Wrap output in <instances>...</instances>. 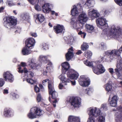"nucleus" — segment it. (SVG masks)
<instances>
[{
  "mask_svg": "<svg viewBox=\"0 0 122 122\" xmlns=\"http://www.w3.org/2000/svg\"><path fill=\"white\" fill-rule=\"evenodd\" d=\"M96 22L100 28L105 27L103 32L105 34L104 36L106 39H110L111 38L118 40L122 38V28L119 26L113 25L109 28L106 19L103 17L97 19Z\"/></svg>",
  "mask_w": 122,
  "mask_h": 122,
  "instance_id": "f257e3e1",
  "label": "nucleus"
},
{
  "mask_svg": "<svg viewBox=\"0 0 122 122\" xmlns=\"http://www.w3.org/2000/svg\"><path fill=\"white\" fill-rule=\"evenodd\" d=\"M3 20L4 26L9 29L13 28L16 24L17 20L13 16L5 17Z\"/></svg>",
  "mask_w": 122,
  "mask_h": 122,
  "instance_id": "f03ea898",
  "label": "nucleus"
},
{
  "mask_svg": "<svg viewBox=\"0 0 122 122\" xmlns=\"http://www.w3.org/2000/svg\"><path fill=\"white\" fill-rule=\"evenodd\" d=\"M43 113V111L38 107H34L31 108L30 112L27 114L28 117L33 119L38 117Z\"/></svg>",
  "mask_w": 122,
  "mask_h": 122,
  "instance_id": "7ed1b4c3",
  "label": "nucleus"
},
{
  "mask_svg": "<svg viewBox=\"0 0 122 122\" xmlns=\"http://www.w3.org/2000/svg\"><path fill=\"white\" fill-rule=\"evenodd\" d=\"M114 70L118 78L122 77V59L117 61L116 68Z\"/></svg>",
  "mask_w": 122,
  "mask_h": 122,
  "instance_id": "20e7f679",
  "label": "nucleus"
},
{
  "mask_svg": "<svg viewBox=\"0 0 122 122\" xmlns=\"http://www.w3.org/2000/svg\"><path fill=\"white\" fill-rule=\"evenodd\" d=\"M24 73L27 74H25V77L26 76V80L29 83L33 84L36 82V81L32 79L34 76V74L31 71L27 70L26 68L24 69Z\"/></svg>",
  "mask_w": 122,
  "mask_h": 122,
  "instance_id": "39448f33",
  "label": "nucleus"
},
{
  "mask_svg": "<svg viewBox=\"0 0 122 122\" xmlns=\"http://www.w3.org/2000/svg\"><path fill=\"white\" fill-rule=\"evenodd\" d=\"M78 81L80 84L83 87L88 86L90 82L89 79L85 75L81 76L79 79Z\"/></svg>",
  "mask_w": 122,
  "mask_h": 122,
  "instance_id": "423d86ee",
  "label": "nucleus"
},
{
  "mask_svg": "<svg viewBox=\"0 0 122 122\" xmlns=\"http://www.w3.org/2000/svg\"><path fill=\"white\" fill-rule=\"evenodd\" d=\"M93 71L95 74L99 75L104 73L105 71V69L103 65L100 64L95 67H93Z\"/></svg>",
  "mask_w": 122,
  "mask_h": 122,
  "instance_id": "0eeeda50",
  "label": "nucleus"
},
{
  "mask_svg": "<svg viewBox=\"0 0 122 122\" xmlns=\"http://www.w3.org/2000/svg\"><path fill=\"white\" fill-rule=\"evenodd\" d=\"M70 102L71 105L74 108H78L81 106V100L78 97L73 98Z\"/></svg>",
  "mask_w": 122,
  "mask_h": 122,
  "instance_id": "6e6552de",
  "label": "nucleus"
},
{
  "mask_svg": "<svg viewBox=\"0 0 122 122\" xmlns=\"http://www.w3.org/2000/svg\"><path fill=\"white\" fill-rule=\"evenodd\" d=\"M67 76L71 79H77L79 75L78 73L73 69H70L67 73Z\"/></svg>",
  "mask_w": 122,
  "mask_h": 122,
  "instance_id": "1a4fd4ad",
  "label": "nucleus"
},
{
  "mask_svg": "<svg viewBox=\"0 0 122 122\" xmlns=\"http://www.w3.org/2000/svg\"><path fill=\"white\" fill-rule=\"evenodd\" d=\"M89 114L93 117H97L100 115V111L98 108L95 107L94 108H90L89 109Z\"/></svg>",
  "mask_w": 122,
  "mask_h": 122,
  "instance_id": "9d476101",
  "label": "nucleus"
},
{
  "mask_svg": "<svg viewBox=\"0 0 122 122\" xmlns=\"http://www.w3.org/2000/svg\"><path fill=\"white\" fill-rule=\"evenodd\" d=\"M49 94L50 95H51L52 98V99H55L54 100H51L50 98L49 97V100L50 101L53 103V106L54 107H55L56 106V103L57 102V97H58V94L54 90L52 91L51 93H49Z\"/></svg>",
  "mask_w": 122,
  "mask_h": 122,
  "instance_id": "9b49d317",
  "label": "nucleus"
},
{
  "mask_svg": "<svg viewBox=\"0 0 122 122\" xmlns=\"http://www.w3.org/2000/svg\"><path fill=\"white\" fill-rule=\"evenodd\" d=\"M3 77L5 81L10 82H12L14 80L13 75L9 71L4 72L3 74Z\"/></svg>",
  "mask_w": 122,
  "mask_h": 122,
  "instance_id": "f8f14e48",
  "label": "nucleus"
},
{
  "mask_svg": "<svg viewBox=\"0 0 122 122\" xmlns=\"http://www.w3.org/2000/svg\"><path fill=\"white\" fill-rule=\"evenodd\" d=\"M35 43V41L34 39L30 38L27 39L25 41V46L31 49L33 47Z\"/></svg>",
  "mask_w": 122,
  "mask_h": 122,
  "instance_id": "ddd939ff",
  "label": "nucleus"
},
{
  "mask_svg": "<svg viewBox=\"0 0 122 122\" xmlns=\"http://www.w3.org/2000/svg\"><path fill=\"white\" fill-rule=\"evenodd\" d=\"M88 15L92 18H96L99 16L100 14L97 10L90 9L88 11Z\"/></svg>",
  "mask_w": 122,
  "mask_h": 122,
  "instance_id": "4468645a",
  "label": "nucleus"
},
{
  "mask_svg": "<svg viewBox=\"0 0 122 122\" xmlns=\"http://www.w3.org/2000/svg\"><path fill=\"white\" fill-rule=\"evenodd\" d=\"M78 19L80 23L82 24L81 26H82V25L84 24L87 21V17L86 14L83 13L80 15Z\"/></svg>",
  "mask_w": 122,
  "mask_h": 122,
  "instance_id": "2eb2a0df",
  "label": "nucleus"
},
{
  "mask_svg": "<svg viewBox=\"0 0 122 122\" xmlns=\"http://www.w3.org/2000/svg\"><path fill=\"white\" fill-rule=\"evenodd\" d=\"M104 56H101L100 58L101 60L98 61V63H100L104 59H105L106 61H111V60L113 59L114 58V56H111V55H106L105 54V52L104 53Z\"/></svg>",
  "mask_w": 122,
  "mask_h": 122,
  "instance_id": "dca6fc26",
  "label": "nucleus"
},
{
  "mask_svg": "<svg viewBox=\"0 0 122 122\" xmlns=\"http://www.w3.org/2000/svg\"><path fill=\"white\" fill-rule=\"evenodd\" d=\"M36 60L35 58H30L29 59L28 63L29 66L32 69H36L38 66L36 62Z\"/></svg>",
  "mask_w": 122,
  "mask_h": 122,
  "instance_id": "f3484780",
  "label": "nucleus"
},
{
  "mask_svg": "<svg viewBox=\"0 0 122 122\" xmlns=\"http://www.w3.org/2000/svg\"><path fill=\"white\" fill-rule=\"evenodd\" d=\"M14 112L10 108H5L3 113L4 116L5 117H8L12 116L14 115Z\"/></svg>",
  "mask_w": 122,
  "mask_h": 122,
  "instance_id": "a211bd4d",
  "label": "nucleus"
},
{
  "mask_svg": "<svg viewBox=\"0 0 122 122\" xmlns=\"http://www.w3.org/2000/svg\"><path fill=\"white\" fill-rule=\"evenodd\" d=\"M116 122H122V108L116 113L115 114Z\"/></svg>",
  "mask_w": 122,
  "mask_h": 122,
  "instance_id": "6ab92c4d",
  "label": "nucleus"
},
{
  "mask_svg": "<svg viewBox=\"0 0 122 122\" xmlns=\"http://www.w3.org/2000/svg\"><path fill=\"white\" fill-rule=\"evenodd\" d=\"M120 51L117 50H114L112 51H108L105 52V54L106 55H111V56H114V58L117 55L119 56L120 54Z\"/></svg>",
  "mask_w": 122,
  "mask_h": 122,
  "instance_id": "aec40b11",
  "label": "nucleus"
},
{
  "mask_svg": "<svg viewBox=\"0 0 122 122\" xmlns=\"http://www.w3.org/2000/svg\"><path fill=\"white\" fill-rule=\"evenodd\" d=\"M73 50L72 47L70 48L68 50V52L66 54V60L69 61L73 56Z\"/></svg>",
  "mask_w": 122,
  "mask_h": 122,
  "instance_id": "412c9836",
  "label": "nucleus"
},
{
  "mask_svg": "<svg viewBox=\"0 0 122 122\" xmlns=\"http://www.w3.org/2000/svg\"><path fill=\"white\" fill-rule=\"evenodd\" d=\"M68 122H80V118L78 117L70 115L68 117Z\"/></svg>",
  "mask_w": 122,
  "mask_h": 122,
  "instance_id": "4be33fe9",
  "label": "nucleus"
},
{
  "mask_svg": "<svg viewBox=\"0 0 122 122\" xmlns=\"http://www.w3.org/2000/svg\"><path fill=\"white\" fill-rule=\"evenodd\" d=\"M54 28L55 33L57 34L61 33L62 31L64 32L65 30L64 28L62 25H58L54 26Z\"/></svg>",
  "mask_w": 122,
  "mask_h": 122,
  "instance_id": "5701e85b",
  "label": "nucleus"
},
{
  "mask_svg": "<svg viewBox=\"0 0 122 122\" xmlns=\"http://www.w3.org/2000/svg\"><path fill=\"white\" fill-rule=\"evenodd\" d=\"M117 97V96H114L110 101L109 102L110 105L112 107H116L117 104V102L118 100Z\"/></svg>",
  "mask_w": 122,
  "mask_h": 122,
  "instance_id": "b1692460",
  "label": "nucleus"
},
{
  "mask_svg": "<svg viewBox=\"0 0 122 122\" xmlns=\"http://www.w3.org/2000/svg\"><path fill=\"white\" fill-rule=\"evenodd\" d=\"M62 72V74L59 76V78L62 83H65V85H67V83L69 82L70 80L69 79H66L64 75L65 73L63 72V71Z\"/></svg>",
  "mask_w": 122,
  "mask_h": 122,
  "instance_id": "393cba45",
  "label": "nucleus"
},
{
  "mask_svg": "<svg viewBox=\"0 0 122 122\" xmlns=\"http://www.w3.org/2000/svg\"><path fill=\"white\" fill-rule=\"evenodd\" d=\"M77 20L76 18H73L71 19V26L74 29H79L81 27L78 26L77 24Z\"/></svg>",
  "mask_w": 122,
  "mask_h": 122,
  "instance_id": "a878e982",
  "label": "nucleus"
},
{
  "mask_svg": "<svg viewBox=\"0 0 122 122\" xmlns=\"http://www.w3.org/2000/svg\"><path fill=\"white\" fill-rule=\"evenodd\" d=\"M31 52L30 49L25 46L23 47L22 50V53L23 55H28L31 53Z\"/></svg>",
  "mask_w": 122,
  "mask_h": 122,
  "instance_id": "bb28decb",
  "label": "nucleus"
},
{
  "mask_svg": "<svg viewBox=\"0 0 122 122\" xmlns=\"http://www.w3.org/2000/svg\"><path fill=\"white\" fill-rule=\"evenodd\" d=\"M43 11L46 13H49L51 9L50 7V5L49 3H46L42 6Z\"/></svg>",
  "mask_w": 122,
  "mask_h": 122,
  "instance_id": "cd10ccee",
  "label": "nucleus"
},
{
  "mask_svg": "<svg viewBox=\"0 0 122 122\" xmlns=\"http://www.w3.org/2000/svg\"><path fill=\"white\" fill-rule=\"evenodd\" d=\"M86 28L89 33H92L94 31V27L92 25L87 24L86 25Z\"/></svg>",
  "mask_w": 122,
  "mask_h": 122,
  "instance_id": "c85d7f7f",
  "label": "nucleus"
},
{
  "mask_svg": "<svg viewBox=\"0 0 122 122\" xmlns=\"http://www.w3.org/2000/svg\"><path fill=\"white\" fill-rule=\"evenodd\" d=\"M61 65L62 67V71L65 73L66 71L70 67V65L67 62H65L62 63Z\"/></svg>",
  "mask_w": 122,
  "mask_h": 122,
  "instance_id": "c756f323",
  "label": "nucleus"
},
{
  "mask_svg": "<svg viewBox=\"0 0 122 122\" xmlns=\"http://www.w3.org/2000/svg\"><path fill=\"white\" fill-rule=\"evenodd\" d=\"M94 2L93 0H87L84 6L87 9L89 8L92 7V4Z\"/></svg>",
  "mask_w": 122,
  "mask_h": 122,
  "instance_id": "7c9ffc66",
  "label": "nucleus"
},
{
  "mask_svg": "<svg viewBox=\"0 0 122 122\" xmlns=\"http://www.w3.org/2000/svg\"><path fill=\"white\" fill-rule=\"evenodd\" d=\"M105 88L108 94L110 93L112 90V85L109 83H107L105 85Z\"/></svg>",
  "mask_w": 122,
  "mask_h": 122,
  "instance_id": "2f4dec72",
  "label": "nucleus"
},
{
  "mask_svg": "<svg viewBox=\"0 0 122 122\" xmlns=\"http://www.w3.org/2000/svg\"><path fill=\"white\" fill-rule=\"evenodd\" d=\"M47 56L43 55L40 56L38 58V60L41 62L46 63L47 61Z\"/></svg>",
  "mask_w": 122,
  "mask_h": 122,
  "instance_id": "473e14b6",
  "label": "nucleus"
},
{
  "mask_svg": "<svg viewBox=\"0 0 122 122\" xmlns=\"http://www.w3.org/2000/svg\"><path fill=\"white\" fill-rule=\"evenodd\" d=\"M64 40L66 43L70 45H71L73 43V38L72 37H71L70 38L65 37L64 38Z\"/></svg>",
  "mask_w": 122,
  "mask_h": 122,
  "instance_id": "72a5a7b5",
  "label": "nucleus"
},
{
  "mask_svg": "<svg viewBox=\"0 0 122 122\" xmlns=\"http://www.w3.org/2000/svg\"><path fill=\"white\" fill-rule=\"evenodd\" d=\"M77 9L76 6L74 5L71 10V14L73 16H77L79 12Z\"/></svg>",
  "mask_w": 122,
  "mask_h": 122,
  "instance_id": "f704fd0d",
  "label": "nucleus"
},
{
  "mask_svg": "<svg viewBox=\"0 0 122 122\" xmlns=\"http://www.w3.org/2000/svg\"><path fill=\"white\" fill-rule=\"evenodd\" d=\"M36 20L40 22H43L44 20V16L41 14H37L36 15Z\"/></svg>",
  "mask_w": 122,
  "mask_h": 122,
  "instance_id": "c9c22d12",
  "label": "nucleus"
},
{
  "mask_svg": "<svg viewBox=\"0 0 122 122\" xmlns=\"http://www.w3.org/2000/svg\"><path fill=\"white\" fill-rule=\"evenodd\" d=\"M48 88L49 93H51L52 91L54 90L53 82L52 81H48Z\"/></svg>",
  "mask_w": 122,
  "mask_h": 122,
  "instance_id": "e433bc0d",
  "label": "nucleus"
},
{
  "mask_svg": "<svg viewBox=\"0 0 122 122\" xmlns=\"http://www.w3.org/2000/svg\"><path fill=\"white\" fill-rule=\"evenodd\" d=\"M46 69L49 72H51L53 69L52 64L51 62H49L47 65Z\"/></svg>",
  "mask_w": 122,
  "mask_h": 122,
  "instance_id": "4c0bfd02",
  "label": "nucleus"
},
{
  "mask_svg": "<svg viewBox=\"0 0 122 122\" xmlns=\"http://www.w3.org/2000/svg\"><path fill=\"white\" fill-rule=\"evenodd\" d=\"M100 49L102 50H106L107 48V46L106 43L104 42L101 43L99 46Z\"/></svg>",
  "mask_w": 122,
  "mask_h": 122,
  "instance_id": "58836bf2",
  "label": "nucleus"
},
{
  "mask_svg": "<svg viewBox=\"0 0 122 122\" xmlns=\"http://www.w3.org/2000/svg\"><path fill=\"white\" fill-rule=\"evenodd\" d=\"M88 48V46L87 44L85 42H84L81 46V49L83 51L86 50Z\"/></svg>",
  "mask_w": 122,
  "mask_h": 122,
  "instance_id": "ea45409f",
  "label": "nucleus"
},
{
  "mask_svg": "<svg viewBox=\"0 0 122 122\" xmlns=\"http://www.w3.org/2000/svg\"><path fill=\"white\" fill-rule=\"evenodd\" d=\"M6 3L9 6H14L16 5L17 4L16 3L13 2L12 0H7Z\"/></svg>",
  "mask_w": 122,
  "mask_h": 122,
  "instance_id": "a19ab883",
  "label": "nucleus"
},
{
  "mask_svg": "<svg viewBox=\"0 0 122 122\" xmlns=\"http://www.w3.org/2000/svg\"><path fill=\"white\" fill-rule=\"evenodd\" d=\"M29 16L26 14L22 15L21 16V19L22 20L27 21L29 20Z\"/></svg>",
  "mask_w": 122,
  "mask_h": 122,
  "instance_id": "79ce46f5",
  "label": "nucleus"
},
{
  "mask_svg": "<svg viewBox=\"0 0 122 122\" xmlns=\"http://www.w3.org/2000/svg\"><path fill=\"white\" fill-rule=\"evenodd\" d=\"M98 121L97 122H105V117L104 116L100 115L98 118Z\"/></svg>",
  "mask_w": 122,
  "mask_h": 122,
  "instance_id": "37998d69",
  "label": "nucleus"
},
{
  "mask_svg": "<svg viewBox=\"0 0 122 122\" xmlns=\"http://www.w3.org/2000/svg\"><path fill=\"white\" fill-rule=\"evenodd\" d=\"M85 56L88 59L90 58L91 57L92 53L90 51H88L87 52H85Z\"/></svg>",
  "mask_w": 122,
  "mask_h": 122,
  "instance_id": "c03bdc74",
  "label": "nucleus"
},
{
  "mask_svg": "<svg viewBox=\"0 0 122 122\" xmlns=\"http://www.w3.org/2000/svg\"><path fill=\"white\" fill-rule=\"evenodd\" d=\"M84 63L87 66L91 67L93 66V64L92 62L86 60L84 61Z\"/></svg>",
  "mask_w": 122,
  "mask_h": 122,
  "instance_id": "a18cd8bd",
  "label": "nucleus"
},
{
  "mask_svg": "<svg viewBox=\"0 0 122 122\" xmlns=\"http://www.w3.org/2000/svg\"><path fill=\"white\" fill-rule=\"evenodd\" d=\"M101 110L102 111H105L107 110V107L106 104H102L101 108Z\"/></svg>",
  "mask_w": 122,
  "mask_h": 122,
  "instance_id": "49530a36",
  "label": "nucleus"
},
{
  "mask_svg": "<svg viewBox=\"0 0 122 122\" xmlns=\"http://www.w3.org/2000/svg\"><path fill=\"white\" fill-rule=\"evenodd\" d=\"M87 122H95L94 118L93 116L90 115Z\"/></svg>",
  "mask_w": 122,
  "mask_h": 122,
  "instance_id": "de8ad7c7",
  "label": "nucleus"
},
{
  "mask_svg": "<svg viewBox=\"0 0 122 122\" xmlns=\"http://www.w3.org/2000/svg\"><path fill=\"white\" fill-rule=\"evenodd\" d=\"M32 4L34 5L35 4L37 3L39 0H28Z\"/></svg>",
  "mask_w": 122,
  "mask_h": 122,
  "instance_id": "09e8293b",
  "label": "nucleus"
},
{
  "mask_svg": "<svg viewBox=\"0 0 122 122\" xmlns=\"http://www.w3.org/2000/svg\"><path fill=\"white\" fill-rule=\"evenodd\" d=\"M93 90L91 88H88L86 89L85 91V92L87 94L90 93L92 92Z\"/></svg>",
  "mask_w": 122,
  "mask_h": 122,
  "instance_id": "8fccbe9b",
  "label": "nucleus"
},
{
  "mask_svg": "<svg viewBox=\"0 0 122 122\" xmlns=\"http://www.w3.org/2000/svg\"><path fill=\"white\" fill-rule=\"evenodd\" d=\"M115 3L120 6H122V0H114Z\"/></svg>",
  "mask_w": 122,
  "mask_h": 122,
  "instance_id": "3c124183",
  "label": "nucleus"
},
{
  "mask_svg": "<svg viewBox=\"0 0 122 122\" xmlns=\"http://www.w3.org/2000/svg\"><path fill=\"white\" fill-rule=\"evenodd\" d=\"M64 84L65 85V83H62V82L60 83L58 86L59 88L60 89H62L65 88L64 86Z\"/></svg>",
  "mask_w": 122,
  "mask_h": 122,
  "instance_id": "603ef678",
  "label": "nucleus"
},
{
  "mask_svg": "<svg viewBox=\"0 0 122 122\" xmlns=\"http://www.w3.org/2000/svg\"><path fill=\"white\" fill-rule=\"evenodd\" d=\"M42 47L44 50H46L48 49V45L45 43H43L42 44Z\"/></svg>",
  "mask_w": 122,
  "mask_h": 122,
  "instance_id": "864d4df0",
  "label": "nucleus"
},
{
  "mask_svg": "<svg viewBox=\"0 0 122 122\" xmlns=\"http://www.w3.org/2000/svg\"><path fill=\"white\" fill-rule=\"evenodd\" d=\"M37 100L38 102H39L42 100V98L40 94H38L37 95Z\"/></svg>",
  "mask_w": 122,
  "mask_h": 122,
  "instance_id": "5fc2aeb1",
  "label": "nucleus"
},
{
  "mask_svg": "<svg viewBox=\"0 0 122 122\" xmlns=\"http://www.w3.org/2000/svg\"><path fill=\"white\" fill-rule=\"evenodd\" d=\"M79 35H81L82 37H83V38H85L86 35V34L84 32H82L81 31H80L78 33Z\"/></svg>",
  "mask_w": 122,
  "mask_h": 122,
  "instance_id": "6e6d98bb",
  "label": "nucleus"
},
{
  "mask_svg": "<svg viewBox=\"0 0 122 122\" xmlns=\"http://www.w3.org/2000/svg\"><path fill=\"white\" fill-rule=\"evenodd\" d=\"M5 83V81L4 79L0 78V87L2 86Z\"/></svg>",
  "mask_w": 122,
  "mask_h": 122,
  "instance_id": "4d7b16f0",
  "label": "nucleus"
},
{
  "mask_svg": "<svg viewBox=\"0 0 122 122\" xmlns=\"http://www.w3.org/2000/svg\"><path fill=\"white\" fill-rule=\"evenodd\" d=\"M35 8L36 10L38 11H40L41 10V7L39 5H37L35 6Z\"/></svg>",
  "mask_w": 122,
  "mask_h": 122,
  "instance_id": "13d9d810",
  "label": "nucleus"
},
{
  "mask_svg": "<svg viewBox=\"0 0 122 122\" xmlns=\"http://www.w3.org/2000/svg\"><path fill=\"white\" fill-rule=\"evenodd\" d=\"M34 90L36 92H39L40 91V90L39 87H38L37 85L35 86Z\"/></svg>",
  "mask_w": 122,
  "mask_h": 122,
  "instance_id": "bf43d9fd",
  "label": "nucleus"
},
{
  "mask_svg": "<svg viewBox=\"0 0 122 122\" xmlns=\"http://www.w3.org/2000/svg\"><path fill=\"white\" fill-rule=\"evenodd\" d=\"M25 68H24L23 70H20L21 69V67L20 66L18 68V69H19V70L18 71V72L19 73H23L24 72V69Z\"/></svg>",
  "mask_w": 122,
  "mask_h": 122,
  "instance_id": "052dcab7",
  "label": "nucleus"
},
{
  "mask_svg": "<svg viewBox=\"0 0 122 122\" xmlns=\"http://www.w3.org/2000/svg\"><path fill=\"white\" fill-rule=\"evenodd\" d=\"M21 28H16V30L15 31L16 33H20L21 31Z\"/></svg>",
  "mask_w": 122,
  "mask_h": 122,
  "instance_id": "680f3d73",
  "label": "nucleus"
},
{
  "mask_svg": "<svg viewBox=\"0 0 122 122\" xmlns=\"http://www.w3.org/2000/svg\"><path fill=\"white\" fill-rule=\"evenodd\" d=\"M77 7L78 8H79V7H80L81 8V10H82V8L83 7V5L81 3H79L78 4ZM81 11H82V10H81Z\"/></svg>",
  "mask_w": 122,
  "mask_h": 122,
  "instance_id": "e2e57ef3",
  "label": "nucleus"
},
{
  "mask_svg": "<svg viewBox=\"0 0 122 122\" xmlns=\"http://www.w3.org/2000/svg\"><path fill=\"white\" fill-rule=\"evenodd\" d=\"M108 71L109 72L112 74L114 72L113 69L112 68H109L108 69Z\"/></svg>",
  "mask_w": 122,
  "mask_h": 122,
  "instance_id": "0e129e2a",
  "label": "nucleus"
},
{
  "mask_svg": "<svg viewBox=\"0 0 122 122\" xmlns=\"http://www.w3.org/2000/svg\"><path fill=\"white\" fill-rule=\"evenodd\" d=\"M50 11L51 12V14L52 15L55 14V15L56 16L58 15V14L57 13H56L55 11L51 10Z\"/></svg>",
  "mask_w": 122,
  "mask_h": 122,
  "instance_id": "69168bd1",
  "label": "nucleus"
},
{
  "mask_svg": "<svg viewBox=\"0 0 122 122\" xmlns=\"http://www.w3.org/2000/svg\"><path fill=\"white\" fill-rule=\"evenodd\" d=\"M3 92L4 94H7L8 93V90L6 89H4L3 90Z\"/></svg>",
  "mask_w": 122,
  "mask_h": 122,
  "instance_id": "338daca9",
  "label": "nucleus"
},
{
  "mask_svg": "<svg viewBox=\"0 0 122 122\" xmlns=\"http://www.w3.org/2000/svg\"><path fill=\"white\" fill-rule=\"evenodd\" d=\"M31 35L32 36L34 37H36L37 36L36 33H31Z\"/></svg>",
  "mask_w": 122,
  "mask_h": 122,
  "instance_id": "774afa93",
  "label": "nucleus"
}]
</instances>
